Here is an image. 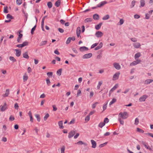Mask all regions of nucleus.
Returning <instances> with one entry per match:
<instances>
[{
    "label": "nucleus",
    "instance_id": "1",
    "mask_svg": "<svg viewBox=\"0 0 153 153\" xmlns=\"http://www.w3.org/2000/svg\"><path fill=\"white\" fill-rule=\"evenodd\" d=\"M119 117H122L123 119L127 118L128 117L127 113L124 112L123 113L121 112L119 114Z\"/></svg>",
    "mask_w": 153,
    "mask_h": 153
},
{
    "label": "nucleus",
    "instance_id": "2",
    "mask_svg": "<svg viewBox=\"0 0 153 153\" xmlns=\"http://www.w3.org/2000/svg\"><path fill=\"white\" fill-rule=\"evenodd\" d=\"M120 74V72H117L115 74L113 75L112 80H115L119 78Z\"/></svg>",
    "mask_w": 153,
    "mask_h": 153
},
{
    "label": "nucleus",
    "instance_id": "3",
    "mask_svg": "<svg viewBox=\"0 0 153 153\" xmlns=\"http://www.w3.org/2000/svg\"><path fill=\"white\" fill-rule=\"evenodd\" d=\"M148 97V96L146 95H144L141 97H140L139 100L140 102H144L146 99Z\"/></svg>",
    "mask_w": 153,
    "mask_h": 153
},
{
    "label": "nucleus",
    "instance_id": "4",
    "mask_svg": "<svg viewBox=\"0 0 153 153\" xmlns=\"http://www.w3.org/2000/svg\"><path fill=\"white\" fill-rule=\"evenodd\" d=\"M114 67L117 70H119L121 68V66L120 64L114 62L113 63Z\"/></svg>",
    "mask_w": 153,
    "mask_h": 153
},
{
    "label": "nucleus",
    "instance_id": "5",
    "mask_svg": "<svg viewBox=\"0 0 153 153\" xmlns=\"http://www.w3.org/2000/svg\"><path fill=\"white\" fill-rule=\"evenodd\" d=\"M118 87V85L117 84H116L113 88H112L110 91L109 94V96L110 97L111 93L115 90Z\"/></svg>",
    "mask_w": 153,
    "mask_h": 153
},
{
    "label": "nucleus",
    "instance_id": "6",
    "mask_svg": "<svg viewBox=\"0 0 153 153\" xmlns=\"http://www.w3.org/2000/svg\"><path fill=\"white\" fill-rule=\"evenodd\" d=\"M92 54L91 53L86 54L84 55L83 56V59H87L90 58L92 56Z\"/></svg>",
    "mask_w": 153,
    "mask_h": 153
},
{
    "label": "nucleus",
    "instance_id": "7",
    "mask_svg": "<svg viewBox=\"0 0 153 153\" xmlns=\"http://www.w3.org/2000/svg\"><path fill=\"white\" fill-rule=\"evenodd\" d=\"M107 3V2L106 1H102L97 5V7H101Z\"/></svg>",
    "mask_w": 153,
    "mask_h": 153
},
{
    "label": "nucleus",
    "instance_id": "8",
    "mask_svg": "<svg viewBox=\"0 0 153 153\" xmlns=\"http://www.w3.org/2000/svg\"><path fill=\"white\" fill-rule=\"evenodd\" d=\"M81 32V28L80 27H78L76 29V35L78 37L80 36V34Z\"/></svg>",
    "mask_w": 153,
    "mask_h": 153
},
{
    "label": "nucleus",
    "instance_id": "9",
    "mask_svg": "<svg viewBox=\"0 0 153 153\" xmlns=\"http://www.w3.org/2000/svg\"><path fill=\"white\" fill-rule=\"evenodd\" d=\"M103 35V33L100 31H98L97 32L95 33L96 36L98 38L101 37Z\"/></svg>",
    "mask_w": 153,
    "mask_h": 153
},
{
    "label": "nucleus",
    "instance_id": "10",
    "mask_svg": "<svg viewBox=\"0 0 153 153\" xmlns=\"http://www.w3.org/2000/svg\"><path fill=\"white\" fill-rule=\"evenodd\" d=\"M91 142L92 144V147L93 148H95L97 146V143L96 141L93 140H91Z\"/></svg>",
    "mask_w": 153,
    "mask_h": 153
},
{
    "label": "nucleus",
    "instance_id": "11",
    "mask_svg": "<svg viewBox=\"0 0 153 153\" xmlns=\"http://www.w3.org/2000/svg\"><path fill=\"white\" fill-rule=\"evenodd\" d=\"M75 132L74 131H71L69 133L68 135V137L69 138H71L73 137V136L75 134Z\"/></svg>",
    "mask_w": 153,
    "mask_h": 153
},
{
    "label": "nucleus",
    "instance_id": "12",
    "mask_svg": "<svg viewBox=\"0 0 153 153\" xmlns=\"http://www.w3.org/2000/svg\"><path fill=\"white\" fill-rule=\"evenodd\" d=\"M7 104L6 103H4L3 106L1 105L0 107H1V111H4L7 108Z\"/></svg>",
    "mask_w": 153,
    "mask_h": 153
},
{
    "label": "nucleus",
    "instance_id": "13",
    "mask_svg": "<svg viewBox=\"0 0 153 153\" xmlns=\"http://www.w3.org/2000/svg\"><path fill=\"white\" fill-rule=\"evenodd\" d=\"M14 50L16 52V56L17 57L19 56L21 54V51H19L18 49H15Z\"/></svg>",
    "mask_w": 153,
    "mask_h": 153
},
{
    "label": "nucleus",
    "instance_id": "14",
    "mask_svg": "<svg viewBox=\"0 0 153 153\" xmlns=\"http://www.w3.org/2000/svg\"><path fill=\"white\" fill-rule=\"evenodd\" d=\"M103 44L101 42H100L99 45L96 48H95L94 49V50L95 51L101 48Z\"/></svg>",
    "mask_w": 153,
    "mask_h": 153
},
{
    "label": "nucleus",
    "instance_id": "15",
    "mask_svg": "<svg viewBox=\"0 0 153 153\" xmlns=\"http://www.w3.org/2000/svg\"><path fill=\"white\" fill-rule=\"evenodd\" d=\"M23 57L26 59H28L29 58V56L28 55V52H25L23 54Z\"/></svg>",
    "mask_w": 153,
    "mask_h": 153
},
{
    "label": "nucleus",
    "instance_id": "16",
    "mask_svg": "<svg viewBox=\"0 0 153 153\" xmlns=\"http://www.w3.org/2000/svg\"><path fill=\"white\" fill-rule=\"evenodd\" d=\"M88 50V48L85 46L81 47L79 48V50L81 51H87Z\"/></svg>",
    "mask_w": 153,
    "mask_h": 153
},
{
    "label": "nucleus",
    "instance_id": "17",
    "mask_svg": "<svg viewBox=\"0 0 153 153\" xmlns=\"http://www.w3.org/2000/svg\"><path fill=\"white\" fill-rule=\"evenodd\" d=\"M153 82V80L152 79H148L145 81L144 83L145 84H150Z\"/></svg>",
    "mask_w": 153,
    "mask_h": 153
},
{
    "label": "nucleus",
    "instance_id": "18",
    "mask_svg": "<svg viewBox=\"0 0 153 153\" xmlns=\"http://www.w3.org/2000/svg\"><path fill=\"white\" fill-rule=\"evenodd\" d=\"M9 89H7L5 94L3 95V96L4 97H7L9 94Z\"/></svg>",
    "mask_w": 153,
    "mask_h": 153
},
{
    "label": "nucleus",
    "instance_id": "19",
    "mask_svg": "<svg viewBox=\"0 0 153 153\" xmlns=\"http://www.w3.org/2000/svg\"><path fill=\"white\" fill-rule=\"evenodd\" d=\"M102 24V23L100 22L99 24L95 25V29L97 30H99L101 27Z\"/></svg>",
    "mask_w": 153,
    "mask_h": 153
},
{
    "label": "nucleus",
    "instance_id": "20",
    "mask_svg": "<svg viewBox=\"0 0 153 153\" xmlns=\"http://www.w3.org/2000/svg\"><path fill=\"white\" fill-rule=\"evenodd\" d=\"M93 18L95 20H98L99 19V16L98 14H95L93 15Z\"/></svg>",
    "mask_w": 153,
    "mask_h": 153
},
{
    "label": "nucleus",
    "instance_id": "21",
    "mask_svg": "<svg viewBox=\"0 0 153 153\" xmlns=\"http://www.w3.org/2000/svg\"><path fill=\"white\" fill-rule=\"evenodd\" d=\"M58 125L60 128L63 129L64 128V127L63 126V121H59L58 122Z\"/></svg>",
    "mask_w": 153,
    "mask_h": 153
},
{
    "label": "nucleus",
    "instance_id": "22",
    "mask_svg": "<svg viewBox=\"0 0 153 153\" xmlns=\"http://www.w3.org/2000/svg\"><path fill=\"white\" fill-rule=\"evenodd\" d=\"M61 0H58L55 3V5L57 7H59L60 5Z\"/></svg>",
    "mask_w": 153,
    "mask_h": 153
},
{
    "label": "nucleus",
    "instance_id": "23",
    "mask_svg": "<svg viewBox=\"0 0 153 153\" xmlns=\"http://www.w3.org/2000/svg\"><path fill=\"white\" fill-rule=\"evenodd\" d=\"M134 46V48H138L140 46V44L138 42L136 43L133 45Z\"/></svg>",
    "mask_w": 153,
    "mask_h": 153
},
{
    "label": "nucleus",
    "instance_id": "24",
    "mask_svg": "<svg viewBox=\"0 0 153 153\" xmlns=\"http://www.w3.org/2000/svg\"><path fill=\"white\" fill-rule=\"evenodd\" d=\"M92 21V19L91 18H87L85 20L84 22L85 23L88 22H91Z\"/></svg>",
    "mask_w": 153,
    "mask_h": 153
},
{
    "label": "nucleus",
    "instance_id": "25",
    "mask_svg": "<svg viewBox=\"0 0 153 153\" xmlns=\"http://www.w3.org/2000/svg\"><path fill=\"white\" fill-rule=\"evenodd\" d=\"M141 56V54L140 53L138 52L136 53L134 56V58L135 59H136L137 58H139Z\"/></svg>",
    "mask_w": 153,
    "mask_h": 153
},
{
    "label": "nucleus",
    "instance_id": "26",
    "mask_svg": "<svg viewBox=\"0 0 153 153\" xmlns=\"http://www.w3.org/2000/svg\"><path fill=\"white\" fill-rule=\"evenodd\" d=\"M105 124L104 122H100L98 125V126L101 128H102Z\"/></svg>",
    "mask_w": 153,
    "mask_h": 153
},
{
    "label": "nucleus",
    "instance_id": "27",
    "mask_svg": "<svg viewBox=\"0 0 153 153\" xmlns=\"http://www.w3.org/2000/svg\"><path fill=\"white\" fill-rule=\"evenodd\" d=\"M22 45V47H23L25 46L28 45V42L27 41H25L24 42Z\"/></svg>",
    "mask_w": 153,
    "mask_h": 153
},
{
    "label": "nucleus",
    "instance_id": "28",
    "mask_svg": "<svg viewBox=\"0 0 153 153\" xmlns=\"http://www.w3.org/2000/svg\"><path fill=\"white\" fill-rule=\"evenodd\" d=\"M76 144L79 145H82V144H84L85 146L87 145V144H86L85 143H83V142L81 141H78L76 143Z\"/></svg>",
    "mask_w": 153,
    "mask_h": 153
},
{
    "label": "nucleus",
    "instance_id": "29",
    "mask_svg": "<svg viewBox=\"0 0 153 153\" xmlns=\"http://www.w3.org/2000/svg\"><path fill=\"white\" fill-rule=\"evenodd\" d=\"M62 69L61 68L60 69L58 70L56 72L57 74L59 76L61 75L62 74Z\"/></svg>",
    "mask_w": 153,
    "mask_h": 153
},
{
    "label": "nucleus",
    "instance_id": "30",
    "mask_svg": "<svg viewBox=\"0 0 153 153\" xmlns=\"http://www.w3.org/2000/svg\"><path fill=\"white\" fill-rule=\"evenodd\" d=\"M52 4L51 2L49 1L47 3V5L49 8H51L52 7Z\"/></svg>",
    "mask_w": 153,
    "mask_h": 153
},
{
    "label": "nucleus",
    "instance_id": "31",
    "mask_svg": "<svg viewBox=\"0 0 153 153\" xmlns=\"http://www.w3.org/2000/svg\"><path fill=\"white\" fill-rule=\"evenodd\" d=\"M140 3L141 6L142 7H143L144 6L145 4V2L144 0H140Z\"/></svg>",
    "mask_w": 153,
    "mask_h": 153
},
{
    "label": "nucleus",
    "instance_id": "32",
    "mask_svg": "<svg viewBox=\"0 0 153 153\" xmlns=\"http://www.w3.org/2000/svg\"><path fill=\"white\" fill-rule=\"evenodd\" d=\"M47 41H42L40 44V46H42L46 44Z\"/></svg>",
    "mask_w": 153,
    "mask_h": 153
},
{
    "label": "nucleus",
    "instance_id": "33",
    "mask_svg": "<svg viewBox=\"0 0 153 153\" xmlns=\"http://www.w3.org/2000/svg\"><path fill=\"white\" fill-rule=\"evenodd\" d=\"M36 27V25H35L33 27L31 30V33L32 34H33L34 33V30H35Z\"/></svg>",
    "mask_w": 153,
    "mask_h": 153
},
{
    "label": "nucleus",
    "instance_id": "34",
    "mask_svg": "<svg viewBox=\"0 0 153 153\" xmlns=\"http://www.w3.org/2000/svg\"><path fill=\"white\" fill-rule=\"evenodd\" d=\"M109 17V16L108 15H107L103 17L102 18V19L103 20H106L108 19Z\"/></svg>",
    "mask_w": 153,
    "mask_h": 153
},
{
    "label": "nucleus",
    "instance_id": "35",
    "mask_svg": "<svg viewBox=\"0 0 153 153\" xmlns=\"http://www.w3.org/2000/svg\"><path fill=\"white\" fill-rule=\"evenodd\" d=\"M116 101V99L115 98H113L112 100L109 103V105H111L115 103Z\"/></svg>",
    "mask_w": 153,
    "mask_h": 153
},
{
    "label": "nucleus",
    "instance_id": "36",
    "mask_svg": "<svg viewBox=\"0 0 153 153\" xmlns=\"http://www.w3.org/2000/svg\"><path fill=\"white\" fill-rule=\"evenodd\" d=\"M9 59L11 61L13 62H16V60L15 58L13 56H10L9 57Z\"/></svg>",
    "mask_w": 153,
    "mask_h": 153
},
{
    "label": "nucleus",
    "instance_id": "37",
    "mask_svg": "<svg viewBox=\"0 0 153 153\" xmlns=\"http://www.w3.org/2000/svg\"><path fill=\"white\" fill-rule=\"evenodd\" d=\"M82 95V93L80 90H78L77 91V97H78L81 96Z\"/></svg>",
    "mask_w": 153,
    "mask_h": 153
},
{
    "label": "nucleus",
    "instance_id": "38",
    "mask_svg": "<svg viewBox=\"0 0 153 153\" xmlns=\"http://www.w3.org/2000/svg\"><path fill=\"white\" fill-rule=\"evenodd\" d=\"M102 81H100L99 82L98 85L97 86V88L98 89H99L100 88V86L102 84Z\"/></svg>",
    "mask_w": 153,
    "mask_h": 153
},
{
    "label": "nucleus",
    "instance_id": "39",
    "mask_svg": "<svg viewBox=\"0 0 153 153\" xmlns=\"http://www.w3.org/2000/svg\"><path fill=\"white\" fill-rule=\"evenodd\" d=\"M3 11L5 13H7L8 12V7L7 6L4 7Z\"/></svg>",
    "mask_w": 153,
    "mask_h": 153
},
{
    "label": "nucleus",
    "instance_id": "40",
    "mask_svg": "<svg viewBox=\"0 0 153 153\" xmlns=\"http://www.w3.org/2000/svg\"><path fill=\"white\" fill-rule=\"evenodd\" d=\"M35 117L37 119V120L38 122H39L40 121V118L39 115L38 114H36L35 115Z\"/></svg>",
    "mask_w": 153,
    "mask_h": 153
},
{
    "label": "nucleus",
    "instance_id": "41",
    "mask_svg": "<svg viewBox=\"0 0 153 153\" xmlns=\"http://www.w3.org/2000/svg\"><path fill=\"white\" fill-rule=\"evenodd\" d=\"M137 132H140L141 133H143L144 132V131L143 130L139 128H137Z\"/></svg>",
    "mask_w": 153,
    "mask_h": 153
},
{
    "label": "nucleus",
    "instance_id": "42",
    "mask_svg": "<svg viewBox=\"0 0 153 153\" xmlns=\"http://www.w3.org/2000/svg\"><path fill=\"white\" fill-rule=\"evenodd\" d=\"M7 19H13V17L11 16L10 14H7Z\"/></svg>",
    "mask_w": 153,
    "mask_h": 153
},
{
    "label": "nucleus",
    "instance_id": "43",
    "mask_svg": "<svg viewBox=\"0 0 153 153\" xmlns=\"http://www.w3.org/2000/svg\"><path fill=\"white\" fill-rule=\"evenodd\" d=\"M22 3V0H17L16 1V4L18 5H20Z\"/></svg>",
    "mask_w": 153,
    "mask_h": 153
},
{
    "label": "nucleus",
    "instance_id": "44",
    "mask_svg": "<svg viewBox=\"0 0 153 153\" xmlns=\"http://www.w3.org/2000/svg\"><path fill=\"white\" fill-rule=\"evenodd\" d=\"M49 114L48 113H47L45 116H44V120L45 121H46L47 119L49 117Z\"/></svg>",
    "mask_w": 153,
    "mask_h": 153
},
{
    "label": "nucleus",
    "instance_id": "45",
    "mask_svg": "<svg viewBox=\"0 0 153 153\" xmlns=\"http://www.w3.org/2000/svg\"><path fill=\"white\" fill-rule=\"evenodd\" d=\"M90 116L89 115H88L87 116L85 117V121L86 122H88L89 120H90Z\"/></svg>",
    "mask_w": 153,
    "mask_h": 153
},
{
    "label": "nucleus",
    "instance_id": "46",
    "mask_svg": "<svg viewBox=\"0 0 153 153\" xmlns=\"http://www.w3.org/2000/svg\"><path fill=\"white\" fill-rule=\"evenodd\" d=\"M139 120L138 118H136L135 120L134 124L136 125H137L139 123Z\"/></svg>",
    "mask_w": 153,
    "mask_h": 153
},
{
    "label": "nucleus",
    "instance_id": "47",
    "mask_svg": "<svg viewBox=\"0 0 153 153\" xmlns=\"http://www.w3.org/2000/svg\"><path fill=\"white\" fill-rule=\"evenodd\" d=\"M47 75L49 77H52L53 75V72H48L47 73Z\"/></svg>",
    "mask_w": 153,
    "mask_h": 153
},
{
    "label": "nucleus",
    "instance_id": "48",
    "mask_svg": "<svg viewBox=\"0 0 153 153\" xmlns=\"http://www.w3.org/2000/svg\"><path fill=\"white\" fill-rule=\"evenodd\" d=\"M135 4V1L134 0L132 1L131 4V7H134Z\"/></svg>",
    "mask_w": 153,
    "mask_h": 153
},
{
    "label": "nucleus",
    "instance_id": "49",
    "mask_svg": "<svg viewBox=\"0 0 153 153\" xmlns=\"http://www.w3.org/2000/svg\"><path fill=\"white\" fill-rule=\"evenodd\" d=\"M98 44V43H95L93 44L91 46V48L92 49L94 48L95 47L97 46Z\"/></svg>",
    "mask_w": 153,
    "mask_h": 153
},
{
    "label": "nucleus",
    "instance_id": "50",
    "mask_svg": "<svg viewBox=\"0 0 153 153\" xmlns=\"http://www.w3.org/2000/svg\"><path fill=\"white\" fill-rule=\"evenodd\" d=\"M22 32V31L21 30H20L19 31V34L18 35V38H20V39H21L22 38L23 35L22 34L20 33L21 32Z\"/></svg>",
    "mask_w": 153,
    "mask_h": 153
},
{
    "label": "nucleus",
    "instance_id": "51",
    "mask_svg": "<svg viewBox=\"0 0 153 153\" xmlns=\"http://www.w3.org/2000/svg\"><path fill=\"white\" fill-rule=\"evenodd\" d=\"M137 64L136 63V62L135 61H133V62H132V63H131L130 65V66H133V65H136Z\"/></svg>",
    "mask_w": 153,
    "mask_h": 153
},
{
    "label": "nucleus",
    "instance_id": "52",
    "mask_svg": "<svg viewBox=\"0 0 153 153\" xmlns=\"http://www.w3.org/2000/svg\"><path fill=\"white\" fill-rule=\"evenodd\" d=\"M65 146H63L61 148V153H65L64 151L65 150Z\"/></svg>",
    "mask_w": 153,
    "mask_h": 153
},
{
    "label": "nucleus",
    "instance_id": "53",
    "mask_svg": "<svg viewBox=\"0 0 153 153\" xmlns=\"http://www.w3.org/2000/svg\"><path fill=\"white\" fill-rule=\"evenodd\" d=\"M118 120L120 122V123L122 125L124 124V121L123 120H122L120 118V117L118 118Z\"/></svg>",
    "mask_w": 153,
    "mask_h": 153
},
{
    "label": "nucleus",
    "instance_id": "54",
    "mask_svg": "<svg viewBox=\"0 0 153 153\" xmlns=\"http://www.w3.org/2000/svg\"><path fill=\"white\" fill-rule=\"evenodd\" d=\"M71 40V37L68 38L66 42V44H69L70 43Z\"/></svg>",
    "mask_w": 153,
    "mask_h": 153
},
{
    "label": "nucleus",
    "instance_id": "55",
    "mask_svg": "<svg viewBox=\"0 0 153 153\" xmlns=\"http://www.w3.org/2000/svg\"><path fill=\"white\" fill-rule=\"evenodd\" d=\"M23 79L24 82L26 81L28 79L27 76H23Z\"/></svg>",
    "mask_w": 153,
    "mask_h": 153
},
{
    "label": "nucleus",
    "instance_id": "56",
    "mask_svg": "<svg viewBox=\"0 0 153 153\" xmlns=\"http://www.w3.org/2000/svg\"><path fill=\"white\" fill-rule=\"evenodd\" d=\"M46 82L48 86L50 85L51 82L50 81V79L48 78L46 79Z\"/></svg>",
    "mask_w": 153,
    "mask_h": 153
},
{
    "label": "nucleus",
    "instance_id": "57",
    "mask_svg": "<svg viewBox=\"0 0 153 153\" xmlns=\"http://www.w3.org/2000/svg\"><path fill=\"white\" fill-rule=\"evenodd\" d=\"M94 94V93L93 91H91L90 92L89 95V97L90 98H91L93 96Z\"/></svg>",
    "mask_w": 153,
    "mask_h": 153
},
{
    "label": "nucleus",
    "instance_id": "58",
    "mask_svg": "<svg viewBox=\"0 0 153 153\" xmlns=\"http://www.w3.org/2000/svg\"><path fill=\"white\" fill-rule=\"evenodd\" d=\"M14 119H15L14 117L13 116L11 115L10 117L9 120H10L11 121H13L14 120Z\"/></svg>",
    "mask_w": 153,
    "mask_h": 153
},
{
    "label": "nucleus",
    "instance_id": "59",
    "mask_svg": "<svg viewBox=\"0 0 153 153\" xmlns=\"http://www.w3.org/2000/svg\"><path fill=\"white\" fill-rule=\"evenodd\" d=\"M58 30L61 33H63L64 31V30L63 29L60 28H59L58 29Z\"/></svg>",
    "mask_w": 153,
    "mask_h": 153
},
{
    "label": "nucleus",
    "instance_id": "60",
    "mask_svg": "<svg viewBox=\"0 0 153 153\" xmlns=\"http://www.w3.org/2000/svg\"><path fill=\"white\" fill-rule=\"evenodd\" d=\"M109 120L107 118H105L104 120V122L105 123H107L109 122Z\"/></svg>",
    "mask_w": 153,
    "mask_h": 153
},
{
    "label": "nucleus",
    "instance_id": "61",
    "mask_svg": "<svg viewBox=\"0 0 153 153\" xmlns=\"http://www.w3.org/2000/svg\"><path fill=\"white\" fill-rule=\"evenodd\" d=\"M75 120L74 119H72L69 123H68L69 124H74L75 123Z\"/></svg>",
    "mask_w": 153,
    "mask_h": 153
},
{
    "label": "nucleus",
    "instance_id": "62",
    "mask_svg": "<svg viewBox=\"0 0 153 153\" xmlns=\"http://www.w3.org/2000/svg\"><path fill=\"white\" fill-rule=\"evenodd\" d=\"M146 134L147 135H148L150 137H152L153 138V134L151 133H146Z\"/></svg>",
    "mask_w": 153,
    "mask_h": 153
},
{
    "label": "nucleus",
    "instance_id": "63",
    "mask_svg": "<svg viewBox=\"0 0 153 153\" xmlns=\"http://www.w3.org/2000/svg\"><path fill=\"white\" fill-rule=\"evenodd\" d=\"M52 107H53V111H56L57 110V108H56V106L54 105H52Z\"/></svg>",
    "mask_w": 153,
    "mask_h": 153
},
{
    "label": "nucleus",
    "instance_id": "64",
    "mask_svg": "<svg viewBox=\"0 0 153 153\" xmlns=\"http://www.w3.org/2000/svg\"><path fill=\"white\" fill-rule=\"evenodd\" d=\"M14 107H15V108L16 109H18V108L19 107V105H18V103H16L15 104V105H14Z\"/></svg>",
    "mask_w": 153,
    "mask_h": 153
}]
</instances>
